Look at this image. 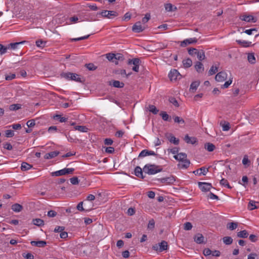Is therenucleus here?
Instances as JSON below:
<instances>
[{
  "label": "nucleus",
  "instance_id": "1",
  "mask_svg": "<svg viewBox=\"0 0 259 259\" xmlns=\"http://www.w3.org/2000/svg\"><path fill=\"white\" fill-rule=\"evenodd\" d=\"M143 170L145 174L152 175L161 172L162 170V168L159 165L147 164L144 166Z\"/></svg>",
  "mask_w": 259,
  "mask_h": 259
},
{
  "label": "nucleus",
  "instance_id": "2",
  "mask_svg": "<svg viewBox=\"0 0 259 259\" xmlns=\"http://www.w3.org/2000/svg\"><path fill=\"white\" fill-rule=\"evenodd\" d=\"M61 76L67 80H71L80 83L83 82L85 80L83 77H80L79 74L74 73L63 72L61 74Z\"/></svg>",
  "mask_w": 259,
  "mask_h": 259
},
{
  "label": "nucleus",
  "instance_id": "3",
  "mask_svg": "<svg viewBox=\"0 0 259 259\" xmlns=\"http://www.w3.org/2000/svg\"><path fill=\"white\" fill-rule=\"evenodd\" d=\"M22 44H27L29 47H32V45L29 41L24 40L20 42L10 43L6 46L0 44V49H17L20 45Z\"/></svg>",
  "mask_w": 259,
  "mask_h": 259
},
{
  "label": "nucleus",
  "instance_id": "4",
  "mask_svg": "<svg viewBox=\"0 0 259 259\" xmlns=\"http://www.w3.org/2000/svg\"><path fill=\"white\" fill-rule=\"evenodd\" d=\"M188 53L192 56H197V58L202 61L205 59V54L203 50H188Z\"/></svg>",
  "mask_w": 259,
  "mask_h": 259
},
{
  "label": "nucleus",
  "instance_id": "5",
  "mask_svg": "<svg viewBox=\"0 0 259 259\" xmlns=\"http://www.w3.org/2000/svg\"><path fill=\"white\" fill-rule=\"evenodd\" d=\"M74 171L73 168H64L59 170L52 172V176L59 177L67 174H71Z\"/></svg>",
  "mask_w": 259,
  "mask_h": 259
},
{
  "label": "nucleus",
  "instance_id": "6",
  "mask_svg": "<svg viewBox=\"0 0 259 259\" xmlns=\"http://www.w3.org/2000/svg\"><path fill=\"white\" fill-rule=\"evenodd\" d=\"M168 248L167 242L165 241H162L160 243L155 244L152 246V249L155 251L162 252L166 250Z\"/></svg>",
  "mask_w": 259,
  "mask_h": 259
},
{
  "label": "nucleus",
  "instance_id": "7",
  "mask_svg": "<svg viewBox=\"0 0 259 259\" xmlns=\"http://www.w3.org/2000/svg\"><path fill=\"white\" fill-rule=\"evenodd\" d=\"M141 63L140 59L139 58H134L132 59H128L127 64L128 65H134V67L132 68V70L136 72H139V66Z\"/></svg>",
  "mask_w": 259,
  "mask_h": 259
},
{
  "label": "nucleus",
  "instance_id": "8",
  "mask_svg": "<svg viewBox=\"0 0 259 259\" xmlns=\"http://www.w3.org/2000/svg\"><path fill=\"white\" fill-rule=\"evenodd\" d=\"M102 17L111 19L113 17L118 16L117 12L114 11L104 10L99 13Z\"/></svg>",
  "mask_w": 259,
  "mask_h": 259
},
{
  "label": "nucleus",
  "instance_id": "9",
  "mask_svg": "<svg viewBox=\"0 0 259 259\" xmlns=\"http://www.w3.org/2000/svg\"><path fill=\"white\" fill-rule=\"evenodd\" d=\"M155 181H157L161 183H164L166 184H171L174 183L176 181V179L175 177L171 176L168 177L160 179H156Z\"/></svg>",
  "mask_w": 259,
  "mask_h": 259
},
{
  "label": "nucleus",
  "instance_id": "10",
  "mask_svg": "<svg viewBox=\"0 0 259 259\" xmlns=\"http://www.w3.org/2000/svg\"><path fill=\"white\" fill-rule=\"evenodd\" d=\"M198 185L199 189L203 192H208L212 188L211 184L206 182H199Z\"/></svg>",
  "mask_w": 259,
  "mask_h": 259
},
{
  "label": "nucleus",
  "instance_id": "11",
  "mask_svg": "<svg viewBox=\"0 0 259 259\" xmlns=\"http://www.w3.org/2000/svg\"><path fill=\"white\" fill-rule=\"evenodd\" d=\"M197 41V39L195 37L187 38L180 42V47L185 48L189 45L195 44Z\"/></svg>",
  "mask_w": 259,
  "mask_h": 259
},
{
  "label": "nucleus",
  "instance_id": "12",
  "mask_svg": "<svg viewBox=\"0 0 259 259\" xmlns=\"http://www.w3.org/2000/svg\"><path fill=\"white\" fill-rule=\"evenodd\" d=\"M168 77L170 80H177L181 78V75L176 69H172L168 73Z\"/></svg>",
  "mask_w": 259,
  "mask_h": 259
},
{
  "label": "nucleus",
  "instance_id": "13",
  "mask_svg": "<svg viewBox=\"0 0 259 259\" xmlns=\"http://www.w3.org/2000/svg\"><path fill=\"white\" fill-rule=\"evenodd\" d=\"M240 19L247 22L255 23L257 21V19L252 15H243L240 16Z\"/></svg>",
  "mask_w": 259,
  "mask_h": 259
},
{
  "label": "nucleus",
  "instance_id": "14",
  "mask_svg": "<svg viewBox=\"0 0 259 259\" xmlns=\"http://www.w3.org/2000/svg\"><path fill=\"white\" fill-rule=\"evenodd\" d=\"M227 78V74L225 71H221L215 75V79L217 81L222 82Z\"/></svg>",
  "mask_w": 259,
  "mask_h": 259
},
{
  "label": "nucleus",
  "instance_id": "15",
  "mask_svg": "<svg viewBox=\"0 0 259 259\" xmlns=\"http://www.w3.org/2000/svg\"><path fill=\"white\" fill-rule=\"evenodd\" d=\"M145 29V27L142 26L140 21L136 22L132 27V30L135 32H140Z\"/></svg>",
  "mask_w": 259,
  "mask_h": 259
},
{
  "label": "nucleus",
  "instance_id": "16",
  "mask_svg": "<svg viewBox=\"0 0 259 259\" xmlns=\"http://www.w3.org/2000/svg\"><path fill=\"white\" fill-rule=\"evenodd\" d=\"M165 136L170 143L177 145L179 144V139L176 138L172 134H166Z\"/></svg>",
  "mask_w": 259,
  "mask_h": 259
},
{
  "label": "nucleus",
  "instance_id": "17",
  "mask_svg": "<svg viewBox=\"0 0 259 259\" xmlns=\"http://www.w3.org/2000/svg\"><path fill=\"white\" fill-rule=\"evenodd\" d=\"M208 170L207 168H205L204 167H202L199 169H197L193 171V173L195 175H199L200 176L201 175H205L206 173L208 172Z\"/></svg>",
  "mask_w": 259,
  "mask_h": 259
},
{
  "label": "nucleus",
  "instance_id": "18",
  "mask_svg": "<svg viewBox=\"0 0 259 259\" xmlns=\"http://www.w3.org/2000/svg\"><path fill=\"white\" fill-rule=\"evenodd\" d=\"M59 154V152L58 151H52L49 153H47L44 156V158L46 159H50L57 156Z\"/></svg>",
  "mask_w": 259,
  "mask_h": 259
},
{
  "label": "nucleus",
  "instance_id": "19",
  "mask_svg": "<svg viewBox=\"0 0 259 259\" xmlns=\"http://www.w3.org/2000/svg\"><path fill=\"white\" fill-rule=\"evenodd\" d=\"M134 172H135V175L137 177H138L139 178H141L142 179H144L145 178V177L143 176V174L142 169L140 166H136L135 168Z\"/></svg>",
  "mask_w": 259,
  "mask_h": 259
},
{
  "label": "nucleus",
  "instance_id": "20",
  "mask_svg": "<svg viewBox=\"0 0 259 259\" xmlns=\"http://www.w3.org/2000/svg\"><path fill=\"white\" fill-rule=\"evenodd\" d=\"M184 140L188 144H194L197 142V139L195 137H190L188 135L185 136Z\"/></svg>",
  "mask_w": 259,
  "mask_h": 259
},
{
  "label": "nucleus",
  "instance_id": "21",
  "mask_svg": "<svg viewBox=\"0 0 259 259\" xmlns=\"http://www.w3.org/2000/svg\"><path fill=\"white\" fill-rule=\"evenodd\" d=\"M30 243L32 246L43 247L46 245L47 242L45 241H32Z\"/></svg>",
  "mask_w": 259,
  "mask_h": 259
},
{
  "label": "nucleus",
  "instance_id": "22",
  "mask_svg": "<svg viewBox=\"0 0 259 259\" xmlns=\"http://www.w3.org/2000/svg\"><path fill=\"white\" fill-rule=\"evenodd\" d=\"M194 241L198 244L204 242V237L201 234H197L194 237Z\"/></svg>",
  "mask_w": 259,
  "mask_h": 259
},
{
  "label": "nucleus",
  "instance_id": "23",
  "mask_svg": "<svg viewBox=\"0 0 259 259\" xmlns=\"http://www.w3.org/2000/svg\"><path fill=\"white\" fill-rule=\"evenodd\" d=\"M236 42L240 45L241 47L247 48L251 46V42L246 40H237Z\"/></svg>",
  "mask_w": 259,
  "mask_h": 259
},
{
  "label": "nucleus",
  "instance_id": "24",
  "mask_svg": "<svg viewBox=\"0 0 259 259\" xmlns=\"http://www.w3.org/2000/svg\"><path fill=\"white\" fill-rule=\"evenodd\" d=\"M190 164V161L187 159H186L181 161V163L179 164V166L181 168H187L189 166Z\"/></svg>",
  "mask_w": 259,
  "mask_h": 259
},
{
  "label": "nucleus",
  "instance_id": "25",
  "mask_svg": "<svg viewBox=\"0 0 259 259\" xmlns=\"http://www.w3.org/2000/svg\"><path fill=\"white\" fill-rule=\"evenodd\" d=\"M174 158L175 159L179 160L180 161H182L186 159H187V155L184 153H180L174 156Z\"/></svg>",
  "mask_w": 259,
  "mask_h": 259
},
{
  "label": "nucleus",
  "instance_id": "26",
  "mask_svg": "<svg viewBox=\"0 0 259 259\" xmlns=\"http://www.w3.org/2000/svg\"><path fill=\"white\" fill-rule=\"evenodd\" d=\"M247 60L251 64H254L256 62L255 57L253 53L247 54Z\"/></svg>",
  "mask_w": 259,
  "mask_h": 259
},
{
  "label": "nucleus",
  "instance_id": "27",
  "mask_svg": "<svg viewBox=\"0 0 259 259\" xmlns=\"http://www.w3.org/2000/svg\"><path fill=\"white\" fill-rule=\"evenodd\" d=\"M200 84V82L198 81H195L191 83L190 87V91L192 92H195Z\"/></svg>",
  "mask_w": 259,
  "mask_h": 259
},
{
  "label": "nucleus",
  "instance_id": "28",
  "mask_svg": "<svg viewBox=\"0 0 259 259\" xmlns=\"http://www.w3.org/2000/svg\"><path fill=\"white\" fill-rule=\"evenodd\" d=\"M32 167V165L28 164L27 162H23L21 164V168L23 171H26L31 169Z\"/></svg>",
  "mask_w": 259,
  "mask_h": 259
},
{
  "label": "nucleus",
  "instance_id": "29",
  "mask_svg": "<svg viewBox=\"0 0 259 259\" xmlns=\"http://www.w3.org/2000/svg\"><path fill=\"white\" fill-rule=\"evenodd\" d=\"M162 119L164 121H170L171 117L167 114L165 111H161L160 113Z\"/></svg>",
  "mask_w": 259,
  "mask_h": 259
},
{
  "label": "nucleus",
  "instance_id": "30",
  "mask_svg": "<svg viewBox=\"0 0 259 259\" xmlns=\"http://www.w3.org/2000/svg\"><path fill=\"white\" fill-rule=\"evenodd\" d=\"M115 54L108 53L106 54V58L109 61H112L115 64H118V62L115 60Z\"/></svg>",
  "mask_w": 259,
  "mask_h": 259
},
{
  "label": "nucleus",
  "instance_id": "31",
  "mask_svg": "<svg viewBox=\"0 0 259 259\" xmlns=\"http://www.w3.org/2000/svg\"><path fill=\"white\" fill-rule=\"evenodd\" d=\"M183 64L185 68H189L192 65V61L190 59L187 58L186 59L183 60Z\"/></svg>",
  "mask_w": 259,
  "mask_h": 259
},
{
  "label": "nucleus",
  "instance_id": "32",
  "mask_svg": "<svg viewBox=\"0 0 259 259\" xmlns=\"http://www.w3.org/2000/svg\"><path fill=\"white\" fill-rule=\"evenodd\" d=\"M53 119L58 120L60 122H65L67 121V118L62 117L61 115L56 114L53 116Z\"/></svg>",
  "mask_w": 259,
  "mask_h": 259
},
{
  "label": "nucleus",
  "instance_id": "33",
  "mask_svg": "<svg viewBox=\"0 0 259 259\" xmlns=\"http://www.w3.org/2000/svg\"><path fill=\"white\" fill-rule=\"evenodd\" d=\"M195 68L196 70L198 72H202L204 70L203 65L202 63L200 62H197V63L195 65Z\"/></svg>",
  "mask_w": 259,
  "mask_h": 259
},
{
  "label": "nucleus",
  "instance_id": "34",
  "mask_svg": "<svg viewBox=\"0 0 259 259\" xmlns=\"http://www.w3.org/2000/svg\"><path fill=\"white\" fill-rule=\"evenodd\" d=\"M35 44L36 46L38 48H44L47 47L46 46L47 41H44L41 39L36 40L35 41Z\"/></svg>",
  "mask_w": 259,
  "mask_h": 259
},
{
  "label": "nucleus",
  "instance_id": "35",
  "mask_svg": "<svg viewBox=\"0 0 259 259\" xmlns=\"http://www.w3.org/2000/svg\"><path fill=\"white\" fill-rule=\"evenodd\" d=\"M12 209L15 212H20L22 209V206L18 203H15L12 205Z\"/></svg>",
  "mask_w": 259,
  "mask_h": 259
},
{
  "label": "nucleus",
  "instance_id": "36",
  "mask_svg": "<svg viewBox=\"0 0 259 259\" xmlns=\"http://www.w3.org/2000/svg\"><path fill=\"white\" fill-rule=\"evenodd\" d=\"M32 223L37 226H42L44 225V222L40 219H34L32 220Z\"/></svg>",
  "mask_w": 259,
  "mask_h": 259
},
{
  "label": "nucleus",
  "instance_id": "37",
  "mask_svg": "<svg viewBox=\"0 0 259 259\" xmlns=\"http://www.w3.org/2000/svg\"><path fill=\"white\" fill-rule=\"evenodd\" d=\"M237 236L238 237L246 238L248 236V233L246 230H243L237 233Z\"/></svg>",
  "mask_w": 259,
  "mask_h": 259
},
{
  "label": "nucleus",
  "instance_id": "38",
  "mask_svg": "<svg viewBox=\"0 0 259 259\" xmlns=\"http://www.w3.org/2000/svg\"><path fill=\"white\" fill-rule=\"evenodd\" d=\"M74 128L75 130L83 133L87 132L88 130V128L85 126L82 125H75L74 126Z\"/></svg>",
  "mask_w": 259,
  "mask_h": 259
},
{
  "label": "nucleus",
  "instance_id": "39",
  "mask_svg": "<svg viewBox=\"0 0 259 259\" xmlns=\"http://www.w3.org/2000/svg\"><path fill=\"white\" fill-rule=\"evenodd\" d=\"M254 32H255L256 33L255 34V36H256L258 35V33H257V28H251V29H247V30H245L244 31V32L245 33H246L248 35H252V34H254Z\"/></svg>",
  "mask_w": 259,
  "mask_h": 259
},
{
  "label": "nucleus",
  "instance_id": "40",
  "mask_svg": "<svg viewBox=\"0 0 259 259\" xmlns=\"http://www.w3.org/2000/svg\"><path fill=\"white\" fill-rule=\"evenodd\" d=\"M147 108L150 112H152L154 114H157L159 111V110L153 105H149Z\"/></svg>",
  "mask_w": 259,
  "mask_h": 259
},
{
  "label": "nucleus",
  "instance_id": "41",
  "mask_svg": "<svg viewBox=\"0 0 259 259\" xmlns=\"http://www.w3.org/2000/svg\"><path fill=\"white\" fill-rule=\"evenodd\" d=\"M173 119L174 120V122L177 123L184 124H185V120L181 117L178 116H174Z\"/></svg>",
  "mask_w": 259,
  "mask_h": 259
},
{
  "label": "nucleus",
  "instance_id": "42",
  "mask_svg": "<svg viewBox=\"0 0 259 259\" xmlns=\"http://www.w3.org/2000/svg\"><path fill=\"white\" fill-rule=\"evenodd\" d=\"M205 148L209 152L213 151L215 149V146L210 143H207L205 144Z\"/></svg>",
  "mask_w": 259,
  "mask_h": 259
},
{
  "label": "nucleus",
  "instance_id": "43",
  "mask_svg": "<svg viewBox=\"0 0 259 259\" xmlns=\"http://www.w3.org/2000/svg\"><path fill=\"white\" fill-rule=\"evenodd\" d=\"M238 227V223L235 222L229 223L227 224V227L230 230H234Z\"/></svg>",
  "mask_w": 259,
  "mask_h": 259
},
{
  "label": "nucleus",
  "instance_id": "44",
  "mask_svg": "<svg viewBox=\"0 0 259 259\" xmlns=\"http://www.w3.org/2000/svg\"><path fill=\"white\" fill-rule=\"evenodd\" d=\"M112 85L115 88H122L124 87V84L118 80H114Z\"/></svg>",
  "mask_w": 259,
  "mask_h": 259
},
{
  "label": "nucleus",
  "instance_id": "45",
  "mask_svg": "<svg viewBox=\"0 0 259 259\" xmlns=\"http://www.w3.org/2000/svg\"><path fill=\"white\" fill-rule=\"evenodd\" d=\"M22 105L20 104H12L9 106V109L11 111H15L20 109Z\"/></svg>",
  "mask_w": 259,
  "mask_h": 259
},
{
  "label": "nucleus",
  "instance_id": "46",
  "mask_svg": "<svg viewBox=\"0 0 259 259\" xmlns=\"http://www.w3.org/2000/svg\"><path fill=\"white\" fill-rule=\"evenodd\" d=\"M218 66H219V65L218 66L212 65L211 67V68H210V69L208 71V74L209 75H212L213 74H214L218 71Z\"/></svg>",
  "mask_w": 259,
  "mask_h": 259
},
{
  "label": "nucleus",
  "instance_id": "47",
  "mask_svg": "<svg viewBox=\"0 0 259 259\" xmlns=\"http://www.w3.org/2000/svg\"><path fill=\"white\" fill-rule=\"evenodd\" d=\"M224 243L226 245H230L233 242V239L231 237L226 236L223 238Z\"/></svg>",
  "mask_w": 259,
  "mask_h": 259
},
{
  "label": "nucleus",
  "instance_id": "48",
  "mask_svg": "<svg viewBox=\"0 0 259 259\" xmlns=\"http://www.w3.org/2000/svg\"><path fill=\"white\" fill-rule=\"evenodd\" d=\"M16 77L15 73H10L9 74H5V78L6 80H11Z\"/></svg>",
  "mask_w": 259,
  "mask_h": 259
},
{
  "label": "nucleus",
  "instance_id": "49",
  "mask_svg": "<svg viewBox=\"0 0 259 259\" xmlns=\"http://www.w3.org/2000/svg\"><path fill=\"white\" fill-rule=\"evenodd\" d=\"M257 207L255 205V201L251 200L249 201L248 204V208L249 210H253L255 208H256Z\"/></svg>",
  "mask_w": 259,
  "mask_h": 259
},
{
  "label": "nucleus",
  "instance_id": "50",
  "mask_svg": "<svg viewBox=\"0 0 259 259\" xmlns=\"http://www.w3.org/2000/svg\"><path fill=\"white\" fill-rule=\"evenodd\" d=\"M147 228L149 230H153L155 228V221L154 219H152L149 220Z\"/></svg>",
  "mask_w": 259,
  "mask_h": 259
},
{
  "label": "nucleus",
  "instance_id": "51",
  "mask_svg": "<svg viewBox=\"0 0 259 259\" xmlns=\"http://www.w3.org/2000/svg\"><path fill=\"white\" fill-rule=\"evenodd\" d=\"M250 163V160L248 159V156L247 155H245L243 157V158L242 159V163H243V164L244 165H245V166H249Z\"/></svg>",
  "mask_w": 259,
  "mask_h": 259
},
{
  "label": "nucleus",
  "instance_id": "52",
  "mask_svg": "<svg viewBox=\"0 0 259 259\" xmlns=\"http://www.w3.org/2000/svg\"><path fill=\"white\" fill-rule=\"evenodd\" d=\"M90 36V34H88L83 36L77 37V38H74L70 39L71 41H78V40H84L88 38L89 36Z\"/></svg>",
  "mask_w": 259,
  "mask_h": 259
},
{
  "label": "nucleus",
  "instance_id": "53",
  "mask_svg": "<svg viewBox=\"0 0 259 259\" xmlns=\"http://www.w3.org/2000/svg\"><path fill=\"white\" fill-rule=\"evenodd\" d=\"M169 101L170 103H171L175 107H178L179 106V104L178 102V101L174 97H170L169 99Z\"/></svg>",
  "mask_w": 259,
  "mask_h": 259
},
{
  "label": "nucleus",
  "instance_id": "54",
  "mask_svg": "<svg viewBox=\"0 0 259 259\" xmlns=\"http://www.w3.org/2000/svg\"><path fill=\"white\" fill-rule=\"evenodd\" d=\"M86 67L91 71H94L95 70L97 69V66H96L93 63H89L86 64L85 65Z\"/></svg>",
  "mask_w": 259,
  "mask_h": 259
},
{
  "label": "nucleus",
  "instance_id": "55",
  "mask_svg": "<svg viewBox=\"0 0 259 259\" xmlns=\"http://www.w3.org/2000/svg\"><path fill=\"white\" fill-rule=\"evenodd\" d=\"M150 19V14L149 13H146L144 18H142V22L143 24L147 23Z\"/></svg>",
  "mask_w": 259,
  "mask_h": 259
},
{
  "label": "nucleus",
  "instance_id": "56",
  "mask_svg": "<svg viewBox=\"0 0 259 259\" xmlns=\"http://www.w3.org/2000/svg\"><path fill=\"white\" fill-rule=\"evenodd\" d=\"M22 256L26 259H34V256L31 253H23Z\"/></svg>",
  "mask_w": 259,
  "mask_h": 259
},
{
  "label": "nucleus",
  "instance_id": "57",
  "mask_svg": "<svg viewBox=\"0 0 259 259\" xmlns=\"http://www.w3.org/2000/svg\"><path fill=\"white\" fill-rule=\"evenodd\" d=\"M165 9L167 12H172L173 5L170 3L166 4L164 5Z\"/></svg>",
  "mask_w": 259,
  "mask_h": 259
},
{
  "label": "nucleus",
  "instance_id": "58",
  "mask_svg": "<svg viewBox=\"0 0 259 259\" xmlns=\"http://www.w3.org/2000/svg\"><path fill=\"white\" fill-rule=\"evenodd\" d=\"M70 183L73 185H77L79 183V180L77 177H74L70 179Z\"/></svg>",
  "mask_w": 259,
  "mask_h": 259
},
{
  "label": "nucleus",
  "instance_id": "59",
  "mask_svg": "<svg viewBox=\"0 0 259 259\" xmlns=\"http://www.w3.org/2000/svg\"><path fill=\"white\" fill-rule=\"evenodd\" d=\"M148 155V150L145 149L142 150L139 155L140 157H144Z\"/></svg>",
  "mask_w": 259,
  "mask_h": 259
},
{
  "label": "nucleus",
  "instance_id": "60",
  "mask_svg": "<svg viewBox=\"0 0 259 259\" xmlns=\"http://www.w3.org/2000/svg\"><path fill=\"white\" fill-rule=\"evenodd\" d=\"M14 136V131L12 130H7L6 131V137L7 138H11Z\"/></svg>",
  "mask_w": 259,
  "mask_h": 259
},
{
  "label": "nucleus",
  "instance_id": "61",
  "mask_svg": "<svg viewBox=\"0 0 259 259\" xmlns=\"http://www.w3.org/2000/svg\"><path fill=\"white\" fill-rule=\"evenodd\" d=\"M26 124L28 127H32L34 126L35 124V120L34 119L29 120L27 122Z\"/></svg>",
  "mask_w": 259,
  "mask_h": 259
},
{
  "label": "nucleus",
  "instance_id": "62",
  "mask_svg": "<svg viewBox=\"0 0 259 259\" xmlns=\"http://www.w3.org/2000/svg\"><path fill=\"white\" fill-rule=\"evenodd\" d=\"M192 225L191 223L187 222L184 224V229L185 230H190L192 229Z\"/></svg>",
  "mask_w": 259,
  "mask_h": 259
},
{
  "label": "nucleus",
  "instance_id": "63",
  "mask_svg": "<svg viewBox=\"0 0 259 259\" xmlns=\"http://www.w3.org/2000/svg\"><path fill=\"white\" fill-rule=\"evenodd\" d=\"M131 18V14L129 12L126 13L123 17V20L127 21H128Z\"/></svg>",
  "mask_w": 259,
  "mask_h": 259
},
{
  "label": "nucleus",
  "instance_id": "64",
  "mask_svg": "<svg viewBox=\"0 0 259 259\" xmlns=\"http://www.w3.org/2000/svg\"><path fill=\"white\" fill-rule=\"evenodd\" d=\"M212 251L208 248H205L203 250V254L205 256H209L211 255Z\"/></svg>",
  "mask_w": 259,
  "mask_h": 259
}]
</instances>
